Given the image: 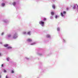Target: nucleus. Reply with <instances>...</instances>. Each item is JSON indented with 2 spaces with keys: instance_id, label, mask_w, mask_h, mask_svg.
<instances>
[{
  "instance_id": "f257e3e1",
  "label": "nucleus",
  "mask_w": 78,
  "mask_h": 78,
  "mask_svg": "<svg viewBox=\"0 0 78 78\" xmlns=\"http://www.w3.org/2000/svg\"><path fill=\"white\" fill-rule=\"evenodd\" d=\"M63 14H66V12H63V13H60V15L62 17L64 16V15H63Z\"/></svg>"
},
{
  "instance_id": "f03ea898",
  "label": "nucleus",
  "mask_w": 78,
  "mask_h": 78,
  "mask_svg": "<svg viewBox=\"0 0 78 78\" xmlns=\"http://www.w3.org/2000/svg\"><path fill=\"white\" fill-rule=\"evenodd\" d=\"M44 23L42 21H40V25H41V26H42V27H43L44 26Z\"/></svg>"
},
{
  "instance_id": "7ed1b4c3",
  "label": "nucleus",
  "mask_w": 78,
  "mask_h": 78,
  "mask_svg": "<svg viewBox=\"0 0 78 78\" xmlns=\"http://www.w3.org/2000/svg\"><path fill=\"white\" fill-rule=\"evenodd\" d=\"M12 49V47H11L8 46L6 48V49Z\"/></svg>"
},
{
  "instance_id": "20e7f679",
  "label": "nucleus",
  "mask_w": 78,
  "mask_h": 78,
  "mask_svg": "<svg viewBox=\"0 0 78 78\" xmlns=\"http://www.w3.org/2000/svg\"><path fill=\"white\" fill-rule=\"evenodd\" d=\"M31 39H27V41L28 42H31Z\"/></svg>"
},
{
  "instance_id": "39448f33",
  "label": "nucleus",
  "mask_w": 78,
  "mask_h": 78,
  "mask_svg": "<svg viewBox=\"0 0 78 78\" xmlns=\"http://www.w3.org/2000/svg\"><path fill=\"white\" fill-rule=\"evenodd\" d=\"M7 46H8V44H5L4 45V47H7Z\"/></svg>"
},
{
  "instance_id": "423d86ee",
  "label": "nucleus",
  "mask_w": 78,
  "mask_h": 78,
  "mask_svg": "<svg viewBox=\"0 0 78 78\" xmlns=\"http://www.w3.org/2000/svg\"><path fill=\"white\" fill-rule=\"evenodd\" d=\"M51 15H54V13H53V12H51Z\"/></svg>"
},
{
  "instance_id": "0eeeda50",
  "label": "nucleus",
  "mask_w": 78,
  "mask_h": 78,
  "mask_svg": "<svg viewBox=\"0 0 78 78\" xmlns=\"http://www.w3.org/2000/svg\"><path fill=\"white\" fill-rule=\"evenodd\" d=\"M1 6H5V3H2L1 4Z\"/></svg>"
},
{
  "instance_id": "6e6552de",
  "label": "nucleus",
  "mask_w": 78,
  "mask_h": 78,
  "mask_svg": "<svg viewBox=\"0 0 78 78\" xmlns=\"http://www.w3.org/2000/svg\"><path fill=\"white\" fill-rule=\"evenodd\" d=\"M12 5H13V6H15V5H16V3L13 2V3H12Z\"/></svg>"
},
{
  "instance_id": "1a4fd4ad",
  "label": "nucleus",
  "mask_w": 78,
  "mask_h": 78,
  "mask_svg": "<svg viewBox=\"0 0 78 78\" xmlns=\"http://www.w3.org/2000/svg\"><path fill=\"white\" fill-rule=\"evenodd\" d=\"M46 37H47V38L50 37V35H46Z\"/></svg>"
},
{
  "instance_id": "9d476101",
  "label": "nucleus",
  "mask_w": 78,
  "mask_h": 78,
  "mask_svg": "<svg viewBox=\"0 0 78 78\" xmlns=\"http://www.w3.org/2000/svg\"><path fill=\"white\" fill-rule=\"evenodd\" d=\"M73 9H76V6H75V5L73 6Z\"/></svg>"
},
{
  "instance_id": "9b49d317",
  "label": "nucleus",
  "mask_w": 78,
  "mask_h": 78,
  "mask_svg": "<svg viewBox=\"0 0 78 78\" xmlns=\"http://www.w3.org/2000/svg\"><path fill=\"white\" fill-rule=\"evenodd\" d=\"M52 8L55 9V5H52Z\"/></svg>"
},
{
  "instance_id": "f8f14e48",
  "label": "nucleus",
  "mask_w": 78,
  "mask_h": 78,
  "mask_svg": "<svg viewBox=\"0 0 78 78\" xmlns=\"http://www.w3.org/2000/svg\"><path fill=\"white\" fill-rule=\"evenodd\" d=\"M30 32H27V34H28V35H30Z\"/></svg>"
},
{
  "instance_id": "ddd939ff",
  "label": "nucleus",
  "mask_w": 78,
  "mask_h": 78,
  "mask_svg": "<svg viewBox=\"0 0 78 78\" xmlns=\"http://www.w3.org/2000/svg\"><path fill=\"white\" fill-rule=\"evenodd\" d=\"M5 72H6V71L4 69V73H5Z\"/></svg>"
},
{
  "instance_id": "4468645a",
  "label": "nucleus",
  "mask_w": 78,
  "mask_h": 78,
  "mask_svg": "<svg viewBox=\"0 0 78 78\" xmlns=\"http://www.w3.org/2000/svg\"><path fill=\"white\" fill-rule=\"evenodd\" d=\"M57 30L58 31H59V28H57Z\"/></svg>"
},
{
  "instance_id": "2eb2a0df",
  "label": "nucleus",
  "mask_w": 78,
  "mask_h": 78,
  "mask_svg": "<svg viewBox=\"0 0 78 78\" xmlns=\"http://www.w3.org/2000/svg\"><path fill=\"white\" fill-rule=\"evenodd\" d=\"M34 44H35V43H32L31 44V45H33Z\"/></svg>"
},
{
  "instance_id": "dca6fc26",
  "label": "nucleus",
  "mask_w": 78,
  "mask_h": 78,
  "mask_svg": "<svg viewBox=\"0 0 78 78\" xmlns=\"http://www.w3.org/2000/svg\"><path fill=\"white\" fill-rule=\"evenodd\" d=\"M57 17H58V16H57L56 15V16H55V18L57 19Z\"/></svg>"
},
{
  "instance_id": "f3484780",
  "label": "nucleus",
  "mask_w": 78,
  "mask_h": 78,
  "mask_svg": "<svg viewBox=\"0 0 78 78\" xmlns=\"http://www.w3.org/2000/svg\"><path fill=\"white\" fill-rule=\"evenodd\" d=\"M9 58H7V59H6V60H7V61H9Z\"/></svg>"
},
{
  "instance_id": "a211bd4d",
  "label": "nucleus",
  "mask_w": 78,
  "mask_h": 78,
  "mask_svg": "<svg viewBox=\"0 0 78 78\" xmlns=\"http://www.w3.org/2000/svg\"><path fill=\"white\" fill-rule=\"evenodd\" d=\"M14 73V72L13 71V70H12V73Z\"/></svg>"
},
{
  "instance_id": "6ab92c4d",
  "label": "nucleus",
  "mask_w": 78,
  "mask_h": 78,
  "mask_svg": "<svg viewBox=\"0 0 78 78\" xmlns=\"http://www.w3.org/2000/svg\"><path fill=\"white\" fill-rule=\"evenodd\" d=\"M46 20V19L45 18H44V21Z\"/></svg>"
},
{
  "instance_id": "aec40b11",
  "label": "nucleus",
  "mask_w": 78,
  "mask_h": 78,
  "mask_svg": "<svg viewBox=\"0 0 78 78\" xmlns=\"http://www.w3.org/2000/svg\"><path fill=\"white\" fill-rule=\"evenodd\" d=\"M4 34V33H2L1 34V35H3Z\"/></svg>"
},
{
  "instance_id": "412c9836",
  "label": "nucleus",
  "mask_w": 78,
  "mask_h": 78,
  "mask_svg": "<svg viewBox=\"0 0 78 78\" xmlns=\"http://www.w3.org/2000/svg\"><path fill=\"white\" fill-rule=\"evenodd\" d=\"M11 37V35H8V37Z\"/></svg>"
},
{
  "instance_id": "4be33fe9",
  "label": "nucleus",
  "mask_w": 78,
  "mask_h": 78,
  "mask_svg": "<svg viewBox=\"0 0 78 78\" xmlns=\"http://www.w3.org/2000/svg\"><path fill=\"white\" fill-rule=\"evenodd\" d=\"M13 38L14 39H15L16 38V37H14V36H13Z\"/></svg>"
},
{
  "instance_id": "5701e85b",
  "label": "nucleus",
  "mask_w": 78,
  "mask_h": 78,
  "mask_svg": "<svg viewBox=\"0 0 78 78\" xmlns=\"http://www.w3.org/2000/svg\"><path fill=\"white\" fill-rule=\"evenodd\" d=\"M77 8H78V5H77Z\"/></svg>"
},
{
  "instance_id": "b1692460",
  "label": "nucleus",
  "mask_w": 78,
  "mask_h": 78,
  "mask_svg": "<svg viewBox=\"0 0 78 78\" xmlns=\"http://www.w3.org/2000/svg\"><path fill=\"white\" fill-rule=\"evenodd\" d=\"M23 34H25V32H24V33H23Z\"/></svg>"
},
{
  "instance_id": "393cba45",
  "label": "nucleus",
  "mask_w": 78,
  "mask_h": 78,
  "mask_svg": "<svg viewBox=\"0 0 78 78\" xmlns=\"http://www.w3.org/2000/svg\"><path fill=\"white\" fill-rule=\"evenodd\" d=\"M3 64L1 65V67H3Z\"/></svg>"
},
{
  "instance_id": "a878e982",
  "label": "nucleus",
  "mask_w": 78,
  "mask_h": 78,
  "mask_svg": "<svg viewBox=\"0 0 78 78\" xmlns=\"http://www.w3.org/2000/svg\"><path fill=\"white\" fill-rule=\"evenodd\" d=\"M5 78H8V77H7V76H5Z\"/></svg>"
},
{
  "instance_id": "bb28decb",
  "label": "nucleus",
  "mask_w": 78,
  "mask_h": 78,
  "mask_svg": "<svg viewBox=\"0 0 78 78\" xmlns=\"http://www.w3.org/2000/svg\"><path fill=\"white\" fill-rule=\"evenodd\" d=\"M66 10H68V8H66Z\"/></svg>"
}]
</instances>
